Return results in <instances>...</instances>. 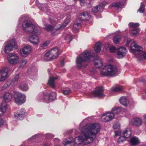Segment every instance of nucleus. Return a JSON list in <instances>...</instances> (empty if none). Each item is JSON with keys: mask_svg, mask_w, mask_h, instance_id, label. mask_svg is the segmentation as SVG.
<instances>
[{"mask_svg": "<svg viewBox=\"0 0 146 146\" xmlns=\"http://www.w3.org/2000/svg\"><path fill=\"white\" fill-rule=\"evenodd\" d=\"M80 129L82 135L76 137L74 141L64 139L63 141L64 146L68 145L77 146L82 143L88 144L90 143L96 138V134L100 131V126L98 123L88 124Z\"/></svg>", "mask_w": 146, "mask_h": 146, "instance_id": "1", "label": "nucleus"}, {"mask_svg": "<svg viewBox=\"0 0 146 146\" xmlns=\"http://www.w3.org/2000/svg\"><path fill=\"white\" fill-rule=\"evenodd\" d=\"M95 59L94 65L96 68H102L103 66L102 62L100 58L95 57L93 55L92 51L91 50H86L82 52L77 58L76 64L79 68L85 67V62L90 61Z\"/></svg>", "mask_w": 146, "mask_h": 146, "instance_id": "2", "label": "nucleus"}, {"mask_svg": "<svg viewBox=\"0 0 146 146\" xmlns=\"http://www.w3.org/2000/svg\"><path fill=\"white\" fill-rule=\"evenodd\" d=\"M130 51L134 54L138 60L146 59V52L143 51L142 48L133 41L130 48Z\"/></svg>", "mask_w": 146, "mask_h": 146, "instance_id": "3", "label": "nucleus"}, {"mask_svg": "<svg viewBox=\"0 0 146 146\" xmlns=\"http://www.w3.org/2000/svg\"><path fill=\"white\" fill-rule=\"evenodd\" d=\"M117 73L116 66L109 64L105 65L100 71L101 74L104 76H114Z\"/></svg>", "mask_w": 146, "mask_h": 146, "instance_id": "4", "label": "nucleus"}, {"mask_svg": "<svg viewBox=\"0 0 146 146\" xmlns=\"http://www.w3.org/2000/svg\"><path fill=\"white\" fill-rule=\"evenodd\" d=\"M22 27L24 30L33 34L40 32V27L33 25L29 21H24L22 24Z\"/></svg>", "mask_w": 146, "mask_h": 146, "instance_id": "5", "label": "nucleus"}, {"mask_svg": "<svg viewBox=\"0 0 146 146\" xmlns=\"http://www.w3.org/2000/svg\"><path fill=\"white\" fill-rule=\"evenodd\" d=\"M121 109L119 107L113 109L111 111L109 112L104 114L102 116V120L104 122H107L111 120L115 115L118 114L121 111Z\"/></svg>", "mask_w": 146, "mask_h": 146, "instance_id": "6", "label": "nucleus"}, {"mask_svg": "<svg viewBox=\"0 0 146 146\" xmlns=\"http://www.w3.org/2000/svg\"><path fill=\"white\" fill-rule=\"evenodd\" d=\"M59 54L58 48H54L51 49L45 54L44 59L47 61L51 60L57 58Z\"/></svg>", "mask_w": 146, "mask_h": 146, "instance_id": "7", "label": "nucleus"}, {"mask_svg": "<svg viewBox=\"0 0 146 146\" xmlns=\"http://www.w3.org/2000/svg\"><path fill=\"white\" fill-rule=\"evenodd\" d=\"M14 96L15 102L17 104L21 105L25 103L26 101V96L20 92H14Z\"/></svg>", "mask_w": 146, "mask_h": 146, "instance_id": "8", "label": "nucleus"}, {"mask_svg": "<svg viewBox=\"0 0 146 146\" xmlns=\"http://www.w3.org/2000/svg\"><path fill=\"white\" fill-rule=\"evenodd\" d=\"M17 48V46L15 41L12 40L8 42L5 45L4 51L5 53L7 54Z\"/></svg>", "mask_w": 146, "mask_h": 146, "instance_id": "9", "label": "nucleus"}, {"mask_svg": "<svg viewBox=\"0 0 146 146\" xmlns=\"http://www.w3.org/2000/svg\"><path fill=\"white\" fill-rule=\"evenodd\" d=\"M8 62L11 64L15 65L18 63L19 61L18 55L15 53L9 54L7 56Z\"/></svg>", "mask_w": 146, "mask_h": 146, "instance_id": "10", "label": "nucleus"}, {"mask_svg": "<svg viewBox=\"0 0 146 146\" xmlns=\"http://www.w3.org/2000/svg\"><path fill=\"white\" fill-rule=\"evenodd\" d=\"M10 70L8 68H3L0 70V82L5 81L8 77Z\"/></svg>", "mask_w": 146, "mask_h": 146, "instance_id": "11", "label": "nucleus"}, {"mask_svg": "<svg viewBox=\"0 0 146 146\" xmlns=\"http://www.w3.org/2000/svg\"><path fill=\"white\" fill-rule=\"evenodd\" d=\"M64 27L63 26H60V27H58L54 29L52 25L48 24H46L45 25V29L47 31H50L52 33V34L53 35H54V34L55 33L56 34L58 33L62 29H63Z\"/></svg>", "mask_w": 146, "mask_h": 146, "instance_id": "12", "label": "nucleus"}, {"mask_svg": "<svg viewBox=\"0 0 146 146\" xmlns=\"http://www.w3.org/2000/svg\"><path fill=\"white\" fill-rule=\"evenodd\" d=\"M31 50L32 48L30 46H26L24 48L20 49V54L22 56L26 57L28 55Z\"/></svg>", "mask_w": 146, "mask_h": 146, "instance_id": "13", "label": "nucleus"}, {"mask_svg": "<svg viewBox=\"0 0 146 146\" xmlns=\"http://www.w3.org/2000/svg\"><path fill=\"white\" fill-rule=\"evenodd\" d=\"M26 115L24 109L22 108L15 113L14 116L17 119L22 120Z\"/></svg>", "mask_w": 146, "mask_h": 146, "instance_id": "14", "label": "nucleus"}, {"mask_svg": "<svg viewBox=\"0 0 146 146\" xmlns=\"http://www.w3.org/2000/svg\"><path fill=\"white\" fill-rule=\"evenodd\" d=\"M103 88L102 87L98 88L92 92V95L94 97L100 98L104 96L103 93Z\"/></svg>", "mask_w": 146, "mask_h": 146, "instance_id": "15", "label": "nucleus"}, {"mask_svg": "<svg viewBox=\"0 0 146 146\" xmlns=\"http://www.w3.org/2000/svg\"><path fill=\"white\" fill-rule=\"evenodd\" d=\"M127 52V50L125 48L121 47L118 48L117 51V58H120L123 57Z\"/></svg>", "mask_w": 146, "mask_h": 146, "instance_id": "16", "label": "nucleus"}, {"mask_svg": "<svg viewBox=\"0 0 146 146\" xmlns=\"http://www.w3.org/2000/svg\"><path fill=\"white\" fill-rule=\"evenodd\" d=\"M29 39L31 43L34 45H36L39 43L38 38L37 36H30Z\"/></svg>", "mask_w": 146, "mask_h": 146, "instance_id": "17", "label": "nucleus"}, {"mask_svg": "<svg viewBox=\"0 0 146 146\" xmlns=\"http://www.w3.org/2000/svg\"><path fill=\"white\" fill-rule=\"evenodd\" d=\"M124 3L121 2H114L111 4L110 5L109 7L110 8L114 7L118 9L123 8L124 6Z\"/></svg>", "mask_w": 146, "mask_h": 146, "instance_id": "18", "label": "nucleus"}, {"mask_svg": "<svg viewBox=\"0 0 146 146\" xmlns=\"http://www.w3.org/2000/svg\"><path fill=\"white\" fill-rule=\"evenodd\" d=\"M3 100L6 103L11 101L12 98V95L9 92H6L3 96Z\"/></svg>", "mask_w": 146, "mask_h": 146, "instance_id": "19", "label": "nucleus"}, {"mask_svg": "<svg viewBox=\"0 0 146 146\" xmlns=\"http://www.w3.org/2000/svg\"><path fill=\"white\" fill-rule=\"evenodd\" d=\"M142 123V120L141 118H135L133 119L132 123L134 125L139 127L141 125Z\"/></svg>", "mask_w": 146, "mask_h": 146, "instance_id": "20", "label": "nucleus"}, {"mask_svg": "<svg viewBox=\"0 0 146 146\" xmlns=\"http://www.w3.org/2000/svg\"><path fill=\"white\" fill-rule=\"evenodd\" d=\"M7 108V105L6 103H3L1 106L0 108V116L2 115L6 111Z\"/></svg>", "mask_w": 146, "mask_h": 146, "instance_id": "21", "label": "nucleus"}, {"mask_svg": "<svg viewBox=\"0 0 146 146\" xmlns=\"http://www.w3.org/2000/svg\"><path fill=\"white\" fill-rule=\"evenodd\" d=\"M139 142L138 138L136 137H133L131 138L130 143L133 146L137 145Z\"/></svg>", "mask_w": 146, "mask_h": 146, "instance_id": "22", "label": "nucleus"}, {"mask_svg": "<svg viewBox=\"0 0 146 146\" xmlns=\"http://www.w3.org/2000/svg\"><path fill=\"white\" fill-rule=\"evenodd\" d=\"M57 79V78L56 77H50L48 80V84L52 88H54L55 87L54 81L55 79Z\"/></svg>", "mask_w": 146, "mask_h": 146, "instance_id": "23", "label": "nucleus"}, {"mask_svg": "<svg viewBox=\"0 0 146 146\" xmlns=\"http://www.w3.org/2000/svg\"><path fill=\"white\" fill-rule=\"evenodd\" d=\"M106 4V2H104L102 3H101L98 5L96 6L97 8V10H98V13L103 11L104 10V7L105 5Z\"/></svg>", "mask_w": 146, "mask_h": 146, "instance_id": "24", "label": "nucleus"}, {"mask_svg": "<svg viewBox=\"0 0 146 146\" xmlns=\"http://www.w3.org/2000/svg\"><path fill=\"white\" fill-rule=\"evenodd\" d=\"M94 49L96 53H99L101 49V43L99 42L96 43L95 44Z\"/></svg>", "mask_w": 146, "mask_h": 146, "instance_id": "25", "label": "nucleus"}, {"mask_svg": "<svg viewBox=\"0 0 146 146\" xmlns=\"http://www.w3.org/2000/svg\"><path fill=\"white\" fill-rule=\"evenodd\" d=\"M81 26V24L80 23H75L73 26V31L75 33L77 32Z\"/></svg>", "mask_w": 146, "mask_h": 146, "instance_id": "26", "label": "nucleus"}, {"mask_svg": "<svg viewBox=\"0 0 146 146\" xmlns=\"http://www.w3.org/2000/svg\"><path fill=\"white\" fill-rule=\"evenodd\" d=\"M131 133V131L129 128L127 129L123 133V136L125 138L129 137Z\"/></svg>", "mask_w": 146, "mask_h": 146, "instance_id": "27", "label": "nucleus"}, {"mask_svg": "<svg viewBox=\"0 0 146 146\" xmlns=\"http://www.w3.org/2000/svg\"><path fill=\"white\" fill-rule=\"evenodd\" d=\"M19 88L21 90L23 91H26L28 89V86L25 83H23L20 85Z\"/></svg>", "mask_w": 146, "mask_h": 146, "instance_id": "28", "label": "nucleus"}, {"mask_svg": "<svg viewBox=\"0 0 146 146\" xmlns=\"http://www.w3.org/2000/svg\"><path fill=\"white\" fill-rule=\"evenodd\" d=\"M120 103L123 105L126 106H127V99L125 97H121L119 100Z\"/></svg>", "mask_w": 146, "mask_h": 146, "instance_id": "29", "label": "nucleus"}, {"mask_svg": "<svg viewBox=\"0 0 146 146\" xmlns=\"http://www.w3.org/2000/svg\"><path fill=\"white\" fill-rule=\"evenodd\" d=\"M139 30L138 29H134L132 30L130 33L131 36H135L139 34Z\"/></svg>", "mask_w": 146, "mask_h": 146, "instance_id": "30", "label": "nucleus"}, {"mask_svg": "<svg viewBox=\"0 0 146 146\" xmlns=\"http://www.w3.org/2000/svg\"><path fill=\"white\" fill-rule=\"evenodd\" d=\"M27 63V60L25 59H22L20 61L19 64L20 67L23 68L25 66Z\"/></svg>", "mask_w": 146, "mask_h": 146, "instance_id": "31", "label": "nucleus"}, {"mask_svg": "<svg viewBox=\"0 0 146 146\" xmlns=\"http://www.w3.org/2000/svg\"><path fill=\"white\" fill-rule=\"evenodd\" d=\"M121 36L120 35H117L115 36L113 39L114 42L116 44L118 43L121 38Z\"/></svg>", "mask_w": 146, "mask_h": 146, "instance_id": "32", "label": "nucleus"}, {"mask_svg": "<svg viewBox=\"0 0 146 146\" xmlns=\"http://www.w3.org/2000/svg\"><path fill=\"white\" fill-rule=\"evenodd\" d=\"M43 99L47 103H49L51 101L49 95L46 94L44 96Z\"/></svg>", "mask_w": 146, "mask_h": 146, "instance_id": "33", "label": "nucleus"}, {"mask_svg": "<svg viewBox=\"0 0 146 146\" xmlns=\"http://www.w3.org/2000/svg\"><path fill=\"white\" fill-rule=\"evenodd\" d=\"M123 90L122 88L120 86L115 87L113 88L112 89L113 92H119L122 91Z\"/></svg>", "mask_w": 146, "mask_h": 146, "instance_id": "34", "label": "nucleus"}, {"mask_svg": "<svg viewBox=\"0 0 146 146\" xmlns=\"http://www.w3.org/2000/svg\"><path fill=\"white\" fill-rule=\"evenodd\" d=\"M49 42L48 41L43 42L40 44V46L42 48H44L48 45Z\"/></svg>", "mask_w": 146, "mask_h": 146, "instance_id": "35", "label": "nucleus"}, {"mask_svg": "<svg viewBox=\"0 0 146 146\" xmlns=\"http://www.w3.org/2000/svg\"><path fill=\"white\" fill-rule=\"evenodd\" d=\"M51 101L54 99L56 98V94L55 92H53L49 95Z\"/></svg>", "mask_w": 146, "mask_h": 146, "instance_id": "36", "label": "nucleus"}, {"mask_svg": "<svg viewBox=\"0 0 146 146\" xmlns=\"http://www.w3.org/2000/svg\"><path fill=\"white\" fill-rule=\"evenodd\" d=\"M11 84H11L9 82H7L3 85L1 88V90H2L7 88Z\"/></svg>", "mask_w": 146, "mask_h": 146, "instance_id": "37", "label": "nucleus"}, {"mask_svg": "<svg viewBox=\"0 0 146 146\" xmlns=\"http://www.w3.org/2000/svg\"><path fill=\"white\" fill-rule=\"evenodd\" d=\"M144 5L142 3H141V6L139 9L138 10V11H139L141 13L143 12L144 11Z\"/></svg>", "mask_w": 146, "mask_h": 146, "instance_id": "38", "label": "nucleus"}, {"mask_svg": "<svg viewBox=\"0 0 146 146\" xmlns=\"http://www.w3.org/2000/svg\"><path fill=\"white\" fill-rule=\"evenodd\" d=\"M125 140V138L123 136H121L119 137L117 140L118 143H122Z\"/></svg>", "mask_w": 146, "mask_h": 146, "instance_id": "39", "label": "nucleus"}, {"mask_svg": "<svg viewBox=\"0 0 146 146\" xmlns=\"http://www.w3.org/2000/svg\"><path fill=\"white\" fill-rule=\"evenodd\" d=\"M129 25L131 27L134 28L138 26L139 25V24L138 23H129Z\"/></svg>", "mask_w": 146, "mask_h": 146, "instance_id": "40", "label": "nucleus"}, {"mask_svg": "<svg viewBox=\"0 0 146 146\" xmlns=\"http://www.w3.org/2000/svg\"><path fill=\"white\" fill-rule=\"evenodd\" d=\"M109 50L110 52L114 53L116 49L114 46H111L109 47Z\"/></svg>", "mask_w": 146, "mask_h": 146, "instance_id": "41", "label": "nucleus"}, {"mask_svg": "<svg viewBox=\"0 0 146 146\" xmlns=\"http://www.w3.org/2000/svg\"><path fill=\"white\" fill-rule=\"evenodd\" d=\"M54 146H57V144L60 142V140L57 138H54Z\"/></svg>", "mask_w": 146, "mask_h": 146, "instance_id": "42", "label": "nucleus"}, {"mask_svg": "<svg viewBox=\"0 0 146 146\" xmlns=\"http://www.w3.org/2000/svg\"><path fill=\"white\" fill-rule=\"evenodd\" d=\"M70 90L69 89H65L62 91V93L64 95H67L70 93Z\"/></svg>", "mask_w": 146, "mask_h": 146, "instance_id": "43", "label": "nucleus"}, {"mask_svg": "<svg viewBox=\"0 0 146 146\" xmlns=\"http://www.w3.org/2000/svg\"><path fill=\"white\" fill-rule=\"evenodd\" d=\"M19 74H17L15 76V77L14 79L13 80V82H12V84H13V83H16L18 80L19 78Z\"/></svg>", "mask_w": 146, "mask_h": 146, "instance_id": "44", "label": "nucleus"}, {"mask_svg": "<svg viewBox=\"0 0 146 146\" xmlns=\"http://www.w3.org/2000/svg\"><path fill=\"white\" fill-rule=\"evenodd\" d=\"M65 39L66 40H68L69 41V43H70L72 40V38L70 35H67L66 36Z\"/></svg>", "mask_w": 146, "mask_h": 146, "instance_id": "45", "label": "nucleus"}, {"mask_svg": "<svg viewBox=\"0 0 146 146\" xmlns=\"http://www.w3.org/2000/svg\"><path fill=\"white\" fill-rule=\"evenodd\" d=\"M70 17H68L65 20V24H64L63 26L64 27L66 26L67 24L70 21Z\"/></svg>", "mask_w": 146, "mask_h": 146, "instance_id": "46", "label": "nucleus"}, {"mask_svg": "<svg viewBox=\"0 0 146 146\" xmlns=\"http://www.w3.org/2000/svg\"><path fill=\"white\" fill-rule=\"evenodd\" d=\"M92 12L95 13H98V10H97V8L96 6L93 8L92 9Z\"/></svg>", "mask_w": 146, "mask_h": 146, "instance_id": "47", "label": "nucleus"}, {"mask_svg": "<svg viewBox=\"0 0 146 146\" xmlns=\"http://www.w3.org/2000/svg\"><path fill=\"white\" fill-rule=\"evenodd\" d=\"M46 136L47 138H52L54 137V135L50 134V133H47L46 134Z\"/></svg>", "mask_w": 146, "mask_h": 146, "instance_id": "48", "label": "nucleus"}, {"mask_svg": "<svg viewBox=\"0 0 146 146\" xmlns=\"http://www.w3.org/2000/svg\"><path fill=\"white\" fill-rule=\"evenodd\" d=\"M90 71L92 74H94L96 72V70L95 68H93L90 70Z\"/></svg>", "mask_w": 146, "mask_h": 146, "instance_id": "49", "label": "nucleus"}, {"mask_svg": "<svg viewBox=\"0 0 146 146\" xmlns=\"http://www.w3.org/2000/svg\"><path fill=\"white\" fill-rule=\"evenodd\" d=\"M115 137H116L117 135H119L121 134V132L120 131H115Z\"/></svg>", "mask_w": 146, "mask_h": 146, "instance_id": "50", "label": "nucleus"}, {"mask_svg": "<svg viewBox=\"0 0 146 146\" xmlns=\"http://www.w3.org/2000/svg\"><path fill=\"white\" fill-rule=\"evenodd\" d=\"M81 16H83L85 17H86L88 16V15L87 13H82L81 15Z\"/></svg>", "mask_w": 146, "mask_h": 146, "instance_id": "51", "label": "nucleus"}, {"mask_svg": "<svg viewBox=\"0 0 146 146\" xmlns=\"http://www.w3.org/2000/svg\"><path fill=\"white\" fill-rule=\"evenodd\" d=\"M64 60H62L60 62V65L62 66H63L64 65Z\"/></svg>", "mask_w": 146, "mask_h": 146, "instance_id": "52", "label": "nucleus"}, {"mask_svg": "<svg viewBox=\"0 0 146 146\" xmlns=\"http://www.w3.org/2000/svg\"><path fill=\"white\" fill-rule=\"evenodd\" d=\"M79 1L81 5H82V4H83L85 3L84 0H79Z\"/></svg>", "mask_w": 146, "mask_h": 146, "instance_id": "53", "label": "nucleus"}, {"mask_svg": "<svg viewBox=\"0 0 146 146\" xmlns=\"http://www.w3.org/2000/svg\"><path fill=\"white\" fill-rule=\"evenodd\" d=\"M132 41L131 40H130L127 39V44H126V46H128V44L131 41Z\"/></svg>", "mask_w": 146, "mask_h": 146, "instance_id": "54", "label": "nucleus"}, {"mask_svg": "<svg viewBox=\"0 0 146 146\" xmlns=\"http://www.w3.org/2000/svg\"><path fill=\"white\" fill-rule=\"evenodd\" d=\"M3 120L1 119H0V126L2 125L3 123Z\"/></svg>", "mask_w": 146, "mask_h": 146, "instance_id": "55", "label": "nucleus"}, {"mask_svg": "<svg viewBox=\"0 0 146 146\" xmlns=\"http://www.w3.org/2000/svg\"><path fill=\"white\" fill-rule=\"evenodd\" d=\"M42 146H50V144L48 143H45Z\"/></svg>", "mask_w": 146, "mask_h": 146, "instance_id": "56", "label": "nucleus"}, {"mask_svg": "<svg viewBox=\"0 0 146 146\" xmlns=\"http://www.w3.org/2000/svg\"><path fill=\"white\" fill-rule=\"evenodd\" d=\"M34 138V139H37L38 138V136H37V135H36L35 136H33V138Z\"/></svg>", "mask_w": 146, "mask_h": 146, "instance_id": "57", "label": "nucleus"}, {"mask_svg": "<svg viewBox=\"0 0 146 146\" xmlns=\"http://www.w3.org/2000/svg\"><path fill=\"white\" fill-rule=\"evenodd\" d=\"M145 96H146V92H145L144 95V96L143 97V99H145Z\"/></svg>", "mask_w": 146, "mask_h": 146, "instance_id": "58", "label": "nucleus"}, {"mask_svg": "<svg viewBox=\"0 0 146 146\" xmlns=\"http://www.w3.org/2000/svg\"><path fill=\"white\" fill-rule=\"evenodd\" d=\"M143 117L145 119H146V114L144 115ZM145 124H146V122H145Z\"/></svg>", "mask_w": 146, "mask_h": 146, "instance_id": "59", "label": "nucleus"}, {"mask_svg": "<svg viewBox=\"0 0 146 146\" xmlns=\"http://www.w3.org/2000/svg\"><path fill=\"white\" fill-rule=\"evenodd\" d=\"M113 127L114 129H116V127L115 125H113Z\"/></svg>", "mask_w": 146, "mask_h": 146, "instance_id": "60", "label": "nucleus"}, {"mask_svg": "<svg viewBox=\"0 0 146 146\" xmlns=\"http://www.w3.org/2000/svg\"><path fill=\"white\" fill-rule=\"evenodd\" d=\"M80 20H84V19H80Z\"/></svg>", "mask_w": 146, "mask_h": 146, "instance_id": "61", "label": "nucleus"}, {"mask_svg": "<svg viewBox=\"0 0 146 146\" xmlns=\"http://www.w3.org/2000/svg\"><path fill=\"white\" fill-rule=\"evenodd\" d=\"M60 146V145H58L57 146Z\"/></svg>", "mask_w": 146, "mask_h": 146, "instance_id": "62", "label": "nucleus"}, {"mask_svg": "<svg viewBox=\"0 0 146 146\" xmlns=\"http://www.w3.org/2000/svg\"><path fill=\"white\" fill-rule=\"evenodd\" d=\"M74 1H77V0H73Z\"/></svg>", "mask_w": 146, "mask_h": 146, "instance_id": "63", "label": "nucleus"}, {"mask_svg": "<svg viewBox=\"0 0 146 146\" xmlns=\"http://www.w3.org/2000/svg\"><path fill=\"white\" fill-rule=\"evenodd\" d=\"M48 71L49 72V69L48 70Z\"/></svg>", "mask_w": 146, "mask_h": 146, "instance_id": "64", "label": "nucleus"}]
</instances>
